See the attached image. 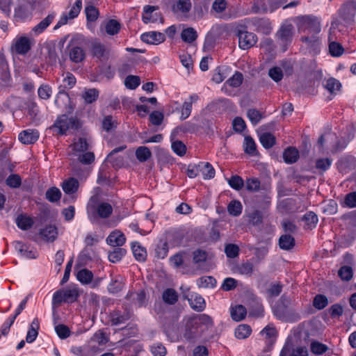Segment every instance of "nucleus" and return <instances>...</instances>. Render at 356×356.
Listing matches in <instances>:
<instances>
[{
  "label": "nucleus",
  "mask_w": 356,
  "mask_h": 356,
  "mask_svg": "<svg viewBox=\"0 0 356 356\" xmlns=\"http://www.w3.org/2000/svg\"><path fill=\"white\" fill-rule=\"evenodd\" d=\"M14 248L22 257L28 259H36L38 257V252L36 249L31 245L24 243L21 241H15Z\"/></svg>",
  "instance_id": "nucleus-8"
},
{
  "label": "nucleus",
  "mask_w": 356,
  "mask_h": 356,
  "mask_svg": "<svg viewBox=\"0 0 356 356\" xmlns=\"http://www.w3.org/2000/svg\"><path fill=\"white\" fill-rule=\"evenodd\" d=\"M31 48V39L26 36L15 38L12 43V49L17 54L25 55Z\"/></svg>",
  "instance_id": "nucleus-7"
},
{
  "label": "nucleus",
  "mask_w": 356,
  "mask_h": 356,
  "mask_svg": "<svg viewBox=\"0 0 356 356\" xmlns=\"http://www.w3.org/2000/svg\"><path fill=\"white\" fill-rule=\"evenodd\" d=\"M302 220L305 222L306 229H312L316 226L318 219L315 213L309 211L302 216Z\"/></svg>",
  "instance_id": "nucleus-27"
},
{
  "label": "nucleus",
  "mask_w": 356,
  "mask_h": 356,
  "mask_svg": "<svg viewBox=\"0 0 356 356\" xmlns=\"http://www.w3.org/2000/svg\"><path fill=\"white\" fill-rule=\"evenodd\" d=\"M120 29V23L115 19H110L106 24V31L108 35H114Z\"/></svg>",
  "instance_id": "nucleus-52"
},
{
  "label": "nucleus",
  "mask_w": 356,
  "mask_h": 356,
  "mask_svg": "<svg viewBox=\"0 0 356 356\" xmlns=\"http://www.w3.org/2000/svg\"><path fill=\"white\" fill-rule=\"evenodd\" d=\"M213 321L207 314H199L189 317L186 321L184 337L186 339H193L201 334L206 330L213 327Z\"/></svg>",
  "instance_id": "nucleus-1"
},
{
  "label": "nucleus",
  "mask_w": 356,
  "mask_h": 356,
  "mask_svg": "<svg viewBox=\"0 0 356 356\" xmlns=\"http://www.w3.org/2000/svg\"><path fill=\"white\" fill-rule=\"evenodd\" d=\"M260 47L265 53H270L275 49L274 42L270 38H264L260 42Z\"/></svg>",
  "instance_id": "nucleus-63"
},
{
  "label": "nucleus",
  "mask_w": 356,
  "mask_h": 356,
  "mask_svg": "<svg viewBox=\"0 0 356 356\" xmlns=\"http://www.w3.org/2000/svg\"><path fill=\"white\" fill-rule=\"evenodd\" d=\"M243 80V74L239 72H235V73L223 84L222 90L227 95H231L232 92L228 89V87L238 88L242 84Z\"/></svg>",
  "instance_id": "nucleus-15"
},
{
  "label": "nucleus",
  "mask_w": 356,
  "mask_h": 356,
  "mask_svg": "<svg viewBox=\"0 0 356 356\" xmlns=\"http://www.w3.org/2000/svg\"><path fill=\"white\" fill-rule=\"evenodd\" d=\"M247 314L246 309L241 305H236L231 309V316L234 321H240L243 320Z\"/></svg>",
  "instance_id": "nucleus-34"
},
{
  "label": "nucleus",
  "mask_w": 356,
  "mask_h": 356,
  "mask_svg": "<svg viewBox=\"0 0 356 356\" xmlns=\"http://www.w3.org/2000/svg\"><path fill=\"white\" fill-rule=\"evenodd\" d=\"M185 298L188 301L191 308L194 310L201 312L205 308L204 299L196 293H192L188 295H184Z\"/></svg>",
  "instance_id": "nucleus-16"
},
{
  "label": "nucleus",
  "mask_w": 356,
  "mask_h": 356,
  "mask_svg": "<svg viewBox=\"0 0 356 356\" xmlns=\"http://www.w3.org/2000/svg\"><path fill=\"white\" fill-rule=\"evenodd\" d=\"M70 58L74 63H80L85 58V52L83 49L78 46L72 47L69 52Z\"/></svg>",
  "instance_id": "nucleus-28"
},
{
  "label": "nucleus",
  "mask_w": 356,
  "mask_h": 356,
  "mask_svg": "<svg viewBox=\"0 0 356 356\" xmlns=\"http://www.w3.org/2000/svg\"><path fill=\"white\" fill-rule=\"evenodd\" d=\"M38 235L45 242H54L58 237V229L55 225H49L41 228Z\"/></svg>",
  "instance_id": "nucleus-14"
},
{
  "label": "nucleus",
  "mask_w": 356,
  "mask_h": 356,
  "mask_svg": "<svg viewBox=\"0 0 356 356\" xmlns=\"http://www.w3.org/2000/svg\"><path fill=\"white\" fill-rule=\"evenodd\" d=\"M341 87V83L334 78L327 80L325 88L332 94L336 93Z\"/></svg>",
  "instance_id": "nucleus-50"
},
{
  "label": "nucleus",
  "mask_w": 356,
  "mask_h": 356,
  "mask_svg": "<svg viewBox=\"0 0 356 356\" xmlns=\"http://www.w3.org/2000/svg\"><path fill=\"white\" fill-rule=\"evenodd\" d=\"M245 187L248 191H257L260 188V181L257 178H249L246 179Z\"/></svg>",
  "instance_id": "nucleus-62"
},
{
  "label": "nucleus",
  "mask_w": 356,
  "mask_h": 356,
  "mask_svg": "<svg viewBox=\"0 0 356 356\" xmlns=\"http://www.w3.org/2000/svg\"><path fill=\"white\" fill-rule=\"evenodd\" d=\"M279 245L281 249L289 250L292 249L295 245V240L291 235H282L279 240Z\"/></svg>",
  "instance_id": "nucleus-39"
},
{
  "label": "nucleus",
  "mask_w": 356,
  "mask_h": 356,
  "mask_svg": "<svg viewBox=\"0 0 356 356\" xmlns=\"http://www.w3.org/2000/svg\"><path fill=\"white\" fill-rule=\"evenodd\" d=\"M15 223L22 230H28L32 227L34 221L31 217L26 214H20L15 219Z\"/></svg>",
  "instance_id": "nucleus-24"
},
{
  "label": "nucleus",
  "mask_w": 356,
  "mask_h": 356,
  "mask_svg": "<svg viewBox=\"0 0 356 356\" xmlns=\"http://www.w3.org/2000/svg\"><path fill=\"white\" fill-rule=\"evenodd\" d=\"M191 8L190 0H179L173 6V10L175 13L186 14L189 12Z\"/></svg>",
  "instance_id": "nucleus-40"
},
{
  "label": "nucleus",
  "mask_w": 356,
  "mask_h": 356,
  "mask_svg": "<svg viewBox=\"0 0 356 356\" xmlns=\"http://www.w3.org/2000/svg\"><path fill=\"white\" fill-rule=\"evenodd\" d=\"M242 204L238 200H232L227 206L229 213L234 216H239L242 212Z\"/></svg>",
  "instance_id": "nucleus-45"
},
{
  "label": "nucleus",
  "mask_w": 356,
  "mask_h": 356,
  "mask_svg": "<svg viewBox=\"0 0 356 356\" xmlns=\"http://www.w3.org/2000/svg\"><path fill=\"white\" fill-rule=\"evenodd\" d=\"M198 99L199 97L197 94H192L190 95L188 100L183 103L181 111V118L182 120H185L190 116L193 108V104L195 103Z\"/></svg>",
  "instance_id": "nucleus-21"
},
{
  "label": "nucleus",
  "mask_w": 356,
  "mask_h": 356,
  "mask_svg": "<svg viewBox=\"0 0 356 356\" xmlns=\"http://www.w3.org/2000/svg\"><path fill=\"white\" fill-rule=\"evenodd\" d=\"M237 37L238 38V46L242 49H248L257 42V35L245 30H238Z\"/></svg>",
  "instance_id": "nucleus-6"
},
{
  "label": "nucleus",
  "mask_w": 356,
  "mask_h": 356,
  "mask_svg": "<svg viewBox=\"0 0 356 356\" xmlns=\"http://www.w3.org/2000/svg\"><path fill=\"white\" fill-rule=\"evenodd\" d=\"M79 126L77 119L73 117H68L67 115H61L57 118L51 129L58 134L64 135L70 129H76Z\"/></svg>",
  "instance_id": "nucleus-4"
},
{
  "label": "nucleus",
  "mask_w": 356,
  "mask_h": 356,
  "mask_svg": "<svg viewBox=\"0 0 356 356\" xmlns=\"http://www.w3.org/2000/svg\"><path fill=\"white\" fill-rule=\"evenodd\" d=\"M216 284V280L211 276H204L198 279L197 285L202 288H213Z\"/></svg>",
  "instance_id": "nucleus-49"
},
{
  "label": "nucleus",
  "mask_w": 356,
  "mask_h": 356,
  "mask_svg": "<svg viewBox=\"0 0 356 356\" xmlns=\"http://www.w3.org/2000/svg\"><path fill=\"white\" fill-rule=\"evenodd\" d=\"M259 140L261 144L266 149L270 148L275 143V136L268 132L263 133L259 136Z\"/></svg>",
  "instance_id": "nucleus-41"
},
{
  "label": "nucleus",
  "mask_w": 356,
  "mask_h": 356,
  "mask_svg": "<svg viewBox=\"0 0 356 356\" xmlns=\"http://www.w3.org/2000/svg\"><path fill=\"white\" fill-rule=\"evenodd\" d=\"M85 13L88 21L95 22L99 15L98 10L93 6H86L85 8Z\"/></svg>",
  "instance_id": "nucleus-59"
},
{
  "label": "nucleus",
  "mask_w": 356,
  "mask_h": 356,
  "mask_svg": "<svg viewBox=\"0 0 356 356\" xmlns=\"http://www.w3.org/2000/svg\"><path fill=\"white\" fill-rule=\"evenodd\" d=\"M18 138L23 144H33L38 140L39 132L36 129H31L24 130L19 133Z\"/></svg>",
  "instance_id": "nucleus-17"
},
{
  "label": "nucleus",
  "mask_w": 356,
  "mask_h": 356,
  "mask_svg": "<svg viewBox=\"0 0 356 356\" xmlns=\"http://www.w3.org/2000/svg\"><path fill=\"white\" fill-rule=\"evenodd\" d=\"M247 116L253 125L257 124L262 118L261 113L254 108L248 111Z\"/></svg>",
  "instance_id": "nucleus-58"
},
{
  "label": "nucleus",
  "mask_w": 356,
  "mask_h": 356,
  "mask_svg": "<svg viewBox=\"0 0 356 356\" xmlns=\"http://www.w3.org/2000/svg\"><path fill=\"white\" fill-rule=\"evenodd\" d=\"M135 154L137 159L141 163L147 161L152 156L150 149L145 146L138 147L136 149Z\"/></svg>",
  "instance_id": "nucleus-37"
},
{
  "label": "nucleus",
  "mask_w": 356,
  "mask_h": 356,
  "mask_svg": "<svg viewBox=\"0 0 356 356\" xmlns=\"http://www.w3.org/2000/svg\"><path fill=\"white\" fill-rule=\"evenodd\" d=\"M99 96V91L95 88L86 90L83 94L82 97L87 104H90L95 102Z\"/></svg>",
  "instance_id": "nucleus-46"
},
{
  "label": "nucleus",
  "mask_w": 356,
  "mask_h": 356,
  "mask_svg": "<svg viewBox=\"0 0 356 356\" xmlns=\"http://www.w3.org/2000/svg\"><path fill=\"white\" fill-rule=\"evenodd\" d=\"M126 241L124 234L119 230L112 232L106 238V243L113 247H120Z\"/></svg>",
  "instance_id": "nucleus-19"
},
{
  "label": "nucleus",
  "mask_w": 356,
  "mask_h": 356,
  "mask_svg": "<svg viewBox=\"0 0 356 356\" xmlns=\"http://www.w3.org/2000/svg\"><path fill=\"white\" fill-rule=\"evenodd\" d=\"M310 348L311 351L314 355H322L327 350L328 347L325 344L318 341H312Z\"/></svg>",
  "instance_id": "nucleus-56"
},
{
  "label": "nucleus",
  "mask_w": 356,
  "mask_h": 356,
  "mask_svg": "<svg viewBox=\"0 0 356 356\" xmlns=\"http://www.w3.org/2000/svg\"><path fill=\"white\" fill-rule=\"evenodd\" d=\"M79 186L78 180L74 177H70L64 180L61 185L63 191L67 195L75 193L78 191Z\"/></svg>",
  "instance_id": "nucleus-23"
},
{
  "label": "nucleus",
  "mask_w": 356,
  "mask_h": 356,
  "mask_svg": "<svg viewBox=\"0 0 356 356\" xmlns=\"http://www.w3.org/2000/svg\"><path fill=\"white\" fill-rule=\"evenodd\" d=\"M76 279L82 284H88L93 279V273L86 268H82L76 273Z\"/></svg>",
  "instance_id": "nucleus-31"
},
{
  "label": "nucleus",
  "mask_w": 356,
  "mask_h": 356,
  "mask_svg": "<svg viewBox=\"0 0 356 356\" xmlns=\"http://www.w3.org/2000/svg\"><path fill=\"white\" fill-rule=\"evenodd\" d=\"M280 356H308V351L306 347L299 346L294 348L291 343L286 342Z\"/></svg>",
  "instance_id": "nucleus-12"
},
{
  "label": "nucleus",
  "mask_w": 356,
  "mask_h": 356,
  "mask_svg": "<svg viewBox=\"0 0 356 356\" xmlns=\"http://www.w3.org/2000/svg\"><path fill=\"white\" fill-rule=\"evenodd\" d=\"M81 8L82 1L76 0L74 4L71 7L70 11L67 14H63L60 17L54 29H57L63 25L66 24L67 23L68 19H73L76 18L80 13Z\"/></svg>",
  "instance_id": "nucleus-9"
},
{
  "label": "nucleus",
  "mask_w": 356,
  "mask_h": 356,
  "mask_svg": "<svg viewBox=\"0 0 356 356\" xmlns=\"http://www.w3.org/2000/svg\"><path fill=\"white\" fill-rule=\"evenodd\" d=\"M268 75L275 82L281 81L283 78L282 70L279 67H274L270 69Z\"/></svg>",
  "instance_id": "nucleus-64"
},
{
  "label": "nucleus",
  "mask_w": 356,
  "mask_h": 356,
  "mask_svg": "<svg viewBox=\"0 0 356 356\" xmlns=\"http://www.w3.org/2000/svg\"><path fill=\"white\" fill-rule=\"evenodd\" d=\"M197 38V31L192 27L184 29L181 31V38L185 42L192 43Z\"/></svg>",
  "instance_id": "nucleus-33"
},
{
  "label": "nucleus",
  "mask_w": 356,
  "mask_h": 356,
  "mask_svg": "<svg viewBox=\"0 0 356 356\" xmlns=\"http://www.w3.org/2000/svg\"><path fill=\"white\" fill-rule=\"evenodd\" d=\"M131 250L135 259L138 261H145L147 258L146 249L138 242L131 243Z\"/></svg>",
  "instance_id": "nucleus-26"
},
{
  "label": "nucleus",
  "mask_w": 356,
  "mask_h": 356,
  "mask_svg": "<svg viewBox=\"0 0 356 356\" xmlns=\"http://www.w3.org/2000/svg\"><path fill=\"white\" fill-rule=\"evenodd\" d=\"M228 184L233 189L239 191L243 187L244 181L240 176L233 175L228 179Z\"/></svg>",
  "instance_id": "nucleus-53"
},
{
  "label": "nucleus",
  "mask_w": 356,
  "mask_h": 356,
  "mask_svg": "<svg viewBox=\"0 0 356 356\" xmlns=\"http://www.w3.org/2000/svg\"><path fill=\"white\" fill-rule=\"evenodd\" d=\"M73 154L78 157L83 164H90L95 160L93 152L88 151L90 148V143L84 138H79L72 145Z\"/></svg>",
  "instance_id": "nucleus-3"
},
{
  "label": "nucleus",
  "mask_w": 356,
  "mask_h": 356,
  "mask_svg": "<svg viewBox=\"0 0 356 356\" xmlns=\"http://www.w3.org/2000/svg\"><path fill=\"white\" fill-rule=\"evenodd\" d=\"M63 291L65 298V302H75L79 296L78 289L75 286H68Z\"/></svg>",
  "instance_id": "nucleus-30"
},
{
  "label": "nucleus",
  "mask_w": 356,
  "mask_h": 356,
  "mask_svg": "<svg viewBox=\"0 0 356 356\" xmlns=\"http://www.w3.org/2000/svg\"><path fill=\"white\" fill-rule=\"evenodd\" d=\"M253 271L254 266L249 261L241 263L236 267V272L243 275L251 276Z\"/></svg>",
  "instance_id": "nucleus-36"
},
{
  "label": "nucleus",
  "mask_w": 356,
  "mask_h": 356,
  "mask_svg": "<svg viewBox=\"0 0 356 356\" xmlns=\"http://www.w3.org/2000/svg\"><path fill=\"white\" fill-rule=\"evenodd\" d=\"M329 51L332 56L339 57L344 51V49L339 43L337 42H330L329 44Z\"/></svg>",
  "instance_id": "nucleus-51"
},
{
  "label": "nucleus",
  "mask_w": 356,
  "mask_h": 356,
  "mask_svg": "<svg viewBox=\"0 0 356 356\" xmlns=\"http://www.w3.org/2000/svg\"><path fill=\"white\" fill-rule=\"evenodd\" d=\"M157 10V8L153 6H145L143 8V13L142 15V20L145 24L150 22L155 23L158 21L163 22L161 15L157 13H154Z\"/></svg>",
  "instance_id": "nucleus-13"
},
{
  "label": "nucleus",
  "mask_w": 356,
  "mask_h": 356,
  "mask_svg": "<svg viewBox=\"0 0 356 356\" xmlns=\"http://www.w3.org/2000/svg\"><path fill=\"white\" fill-rule=\"evenodd\" d=\"M298 31L301 33L318 34L321 32V22L318 17L305 15L298 18Z\"/></svg>",
  "instance_id": "nucleus-5"
},
{
  "label": "nucleus",
  "mask_w": 356,
  "mask_h": 356,
  "mask_svg": "<svg viewBox=\"0 0 356 356\" xmlns=\"http://www.w3.org/2000/svg\"><path fill=\"white\" fill-rule=\"evenodd\" d=\"M6 184L10 188H19L22 184V179L19 175L13 174L10 175L6 180Z\"/></svg>",
  "instance_id": "nucleus-60"
},
{
  "label": "nucleus",
  "mask_w": 356,
  "mask_h": 356,
  "mask_svg": "<svg viewBox=\"0 0 356 356\" xmlns=\"http://www.w3.org/2000/svg\"><path fill=\"white\" fill-rule=\"evenodd\" d=\"M47 200L51 202L58 201L61 197V192L59 188L56 187H51L49 188L45 194Z\"/></svg>",
  "instance_id": "nucleus-48"
},
{
  "label": "nucleus",
  "mask_w": 356,
  "mask_h": 356,
  "mask_svg": "<svg viewBox=\"0 0 356 356\" xmlns=\"http://www.w3.org/2000/svg\"><path fill=\"white\" fill-rule=\"evenodd\" d=\"M300 40L312 54H317L320 52L321 40L318 34L312 33L311 35H303Z\"/></svg>",
  "instance_id": "nucleus-10"
},
{
  "label": "nucleus",
  "mask_w": 356,
  "mask_h": 356,
  "mask_svg": "<svg viewBox=\"0 0 356 356\" xmlns=\"http://www.w3.org/2000/svg\"><path fill=\"white\" fill-rule=\"evenodd\" d=\"M332 161L329 158H321L316 161V168L321 172H325L327 170L331 165Z\"/></svg>",
  "instance_id": "nucleus-54"
},
{
  "label": "nucleus",
  "mask_w": 356,
  "mask_h": 356,
  "mask_svg": "<svg viewBox=\"0 0 356 356\" xmlns=\"http://www.w3.org/2000/svg\"><path fill=\"white\" fill-rule=\"evenodd\" d=\"M54 17V14H49L40 23L32 28L31 34L32 35H38L42 33L52 23Z\"/></svg>",
  "instance_id": "nucleus-20"
},
{
  "label": "nucleus",
  "mask_w": 356,
  "mask_h": 356,
  "mask_svg": "<svg viewBox=\"0 0 356 356\" xmlns=\"http://www.w3.org/2000/svg\"><path fill=\"white\" fill-rule=\"evenodd\" d=\"M299 157V152L295 147H288L283 152V159L286 163H295Z\"/></svg>",
  "instance_id": "nucleus-29"
},
{
  "label": "nucleus",
  "mask_w": 356,
  "mask_h": 356,
  "mask_svg": "<svg viewBox=\"0 0 356 356\" xmlns=\"http://www.w3.org/2000/svg\"><path fill=\"white\" fill-rule=\"evenodd\" d=\"M97 197H92L87 204V213L91 222L95 221L97 218H107L112 212V206L107 202H101L96 206Z\"/></svg>",
  "instance_id": "nucleus-2"
},
{
  "label": "nucleus",
  "mask_w": 356,
  "mask_h": 356,
  "mask_svg": "<svg viewBox=\"0 0 356 356\" xmlns=\"http://www.w3.org/2000/svg\"><path fill=\"white\" fill-rule=\"evenodd\" d=\"M339 276L343 280L349 281L353 277V269L350 266H344L339 270Z\"/></svg>",
  "instance_id": "nucleus-61"
},
{
  "label": "nucleus",
  "mask_w": 356,
  "mask_h": 356,
  "mask_svg": "<svg viewBox=\"0 0 356 356\" xmlns=\"http://www.w3.org/2000/svg\"><path fill=\"white\" fill-rule=\"evenodd\" d=\"M260 334L266 339V343L268 345H273L277 339V330L273 325H266L261 332Z\"/></svg>",
  "instance_id": "nucleus-22"
},
{
  "label": "nucleus",
  "mask_w": 356,
  "mask_h": 356,
  "mask_svg": "<svg viewBox=\"0 0 356 356\" xmlns=\"http://www.w3.org/2000/svg\"><path fill=\"white\" fill-rule=\"evenodd\" d=\"M228 71L229 68L225 66L216 68L213 74L212 80L217 83L222 82L227 76Z\"/></svg>",
  "instance_id": "nucleus-43"
},
{
  "label": "nucleus",
  "mask_w": 356,
  "mask_h": 356,
  "mask_svg": "<svg viewBox=\"0 0 356 356\" xmlns=\"http://www.w3.org/2000/svg\"><path fill=\"white\" fill-rule=\"evenodd\" d=\"M199 170L201 171L204 179H210L215 176V170L208 162L200 163Z\"/></svg>",
  "instance_id": "nucleus-32"
},
{
  "label": "nucleus",
  "mask_w": 356,
  "mask_h": 356,
  "mask_svg": "<svg viewBox=\"0 0 356 356\" xmlns=\"http://www.w3.org/2000/svg\"><path fill=\"white\" fill-rule=\"evenodd\" d=\"M92 54L98 58H108L109 51L106 47L99 42H95L92 44Z\"/></svg>",
  "instance_id": "nucleus-25"
},
{
  "label": "nucleus",
  "mask_w": 356,
  "mask_h": 356,
  "mask_svg": "<svg viewBox=\"0 0 356 356\" xmlns=\"http://www.w3.org/2000/svg\"><path fill=\"white\" fill-rule=\"evenodd\" d=\"M293 29L291 24H284L277 31V37L282 46L286 47L291 43L293 37Z\"/></svg>",
  "instance_id": "nucleus-11"
},
{
  "label": "nucleus",
  "mask_w": 356,
  "mask_h": 356,
  "mask_svg": "<svg viewBox=\"0 0 356 356\" xmlns=\"http://www.w3.org/2000/svg\"><path fill=\"white\" fill-rule=\"evenodd\" d=\"M243 149L246 154L254 156L257 153L256 144L250 136L244 138Z\"/></svg>",
  "instance_id": "nucleus-44"
},
{
  "label": "nucleus",
  "mask_w": 356,
  "mask_h": 356,
  "mask_svg": "<svg viewBox=\"0 0 356 356\" xmlns=\"http://www.w3.org/2000/svg\"><path fill=\"white\" fill-rule=\"evenodd\" d=\"M140 83L139 76L134 75H129L126 77L124 81V85L127 88L135 89Z\"/></svg>",
  "instance_id": "nucleus-55"
},
{
  "label": "nucleus",
  "mask_w": 356,
  "mask_h": 356,
  "mask_svg": "<svg viewBox=\"0 0 356 356\" xmlns=\"http://www.w3.org/2000/svg\"><path fill=\"white\" fill-rule=\"evenodd\" d=\"M162 298L166 304L175 305L178 300V294L175 289L170 288L163 291Z\"/></svg>",
  "instance_id": "nucleus-35"
},
{
  "label": "nucleus",
  "mask_w": 356,
  "mask_h": 356,
  "mask_svg": "<svg viewBox=\"0 0 356 356\" xmlns=\"http://www.w3.org/2000/svg\"><path fill=\"white\" fill-rule=\"evenodd\" d=\"M327 298L325 296L323 295L316 296L313 301L314 307L318 309H324L327 305Z\"/></svg>",
  "instance_id": "nucleus-57"
},
{
  "label": "nucleus",
  "mask_w": 356,
  "mask_h": 356,
  "mask_svg": "<svg viewBox=\"0 0 356 356\" xmlns=\"http://www.w3.org/2000/svg\"><path fill=\"white\" fill-rule=\"evenodd\" d=\"M208 253L200 249L195 250L193 253V261L198 266H201L208 259Z\"/></svg>",
  "instance_id": "nucleus-42"
},
{
  "label": "nucleus",
  "mask_w": 356,
  "mask_h": 356,
  "mask_svg": "<svg viewBox=\"0 0 356 356\" xmlns=\"http://www.w3.org/2000/svg\"><path fill=\"white\" fill-rule=\"evenodd\" d=\"M127 251L124 248H115L108 254V259L112 263L118 262L125 255Z\"/></svg>",
  "instance_id": "nucleus-47"
},
{
  "label": "nucleus",
  "mask_w": 356,
  "mask_h": 356,
  "mask_svg": "<svg viewBox=\"0 0 356 356\" xmlns=\"http://www.w3.org/2000/svg\"><path fill=\"white\" fill-rule=\"evenodd\" d=\"M252 332L250 325L246 324H241L235 329V336L238 339H244L248 338Z\"/></svg>",
  "instance_id": "nucleus-38"
},
{
  "label": "nucleus",
  "mask_w": 356,
  "mask_h": 356,
  "mask_svg": "<svg viewBox=\"0 0 356 356\" xmlns=\"http://www.w3.org/2000/svg\"><path fill=\"white\" fill-rule=\"evenodd\" d=\"M140 38L144 42L152 44H158L165 40V36L163 33L160 32L149 31L143 33Z\"/></svg>",
  "instance_id": "nucleus-18"
}]
</instances>
